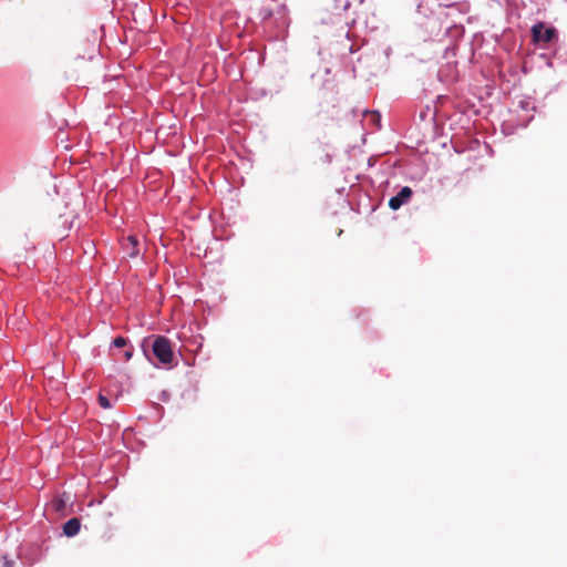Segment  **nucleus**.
Here are the masks:
<instances>
[{
    "instance_id": "obj_7",
    "label": "nucleus",
    "mask_w": 567,
    "mask_h": 567,
    "mask_svg": "<svg viewBox=\"0 0 567 567\" xmlns=\"http://www.w3.org/2000/svg\"><path fill=\"white\" fill-rule=\"evenodd\" d=\"M112 346L115 347V348H126V347H128L131 344L128 342V339L120 336V337H116V338L113 339Z\"/></svg>"
},
{
    "instance_id": "obj_11",
    "label": "nucleus",
    "mask_w": 567,
    "mask_h": 567,
    "mask_svg": "<svg viewBox=\"0 0 567 567\" xmlns=\"http://www.w3.org/2000/svg\"><path fill=\"white\" fill-rule=\"evenodd\" d=\"M373 117H377L378 121H380V115L377 112L371 113Z\"/></svg>"
},
{
    "instance_id": "obj_5",
    "label": "nucleus",
    "mask_w": 567,
    "mask_h": 567,
    "mask_svg": "<svg viewBox=\"0 0 567 567\" xmlns=\"http://www.w3.org/2000/svg\"><path fill=\"white\" fill-rule=\"evenodd\" d=\"M122 248L131 258L140 255V241L135 235H130L122 241Z\"/></svg>"
},
{
    "instance_id": "obj_1",
    "label": "nucleus",
    "mask_w": 567,
    "mask_h": 567,
    "mask_svg": "<svg viewBox=\"0 0 567 567\" xmlns=\"http://www.w3.org/2000/svg\"><path fill=\"white\" fill-rule=\"evenodd\" d=\"M152 351L157 363L156 368L173 369L176 365L175 354L173 351L172 342L164 336H156L152 344Z\"/></svg>"
},
{
    "instance_id": "obj_10",
    "label": "nucleus",
    "mask_w": 567,
    "mask_h": 567,
    "mask_svg": "<svg viewBox=\"0 0 567 567\" xmlns=\"http://www.w3.org/2000/svg\"><path fill=\"white\" fill-rule=\"evenodd\" d=\"M528 104L529 103L527 101H520V106L524 107V109L527 107Z\"/></svg>"
},
{
    "instance_id": "obj_8",
    "label": "nucleus",
    "mask_w": 567,
    "mask_h": 567,
    "mask_svg": "<svg viewBox=\"0 0 567 567\" xmlns=\"http://www.w3.org/2000/svg\"><path fill=\"white\" fill-rule=\"evenodd\" d=\"M133 353H134V347L133 346L126 347L122 353L121 360L123 362H128L132 359Z\"/></svg>"
},
{
    "instance_id": "obj_12",
    "label": "nucleus",
    "mask_w": 567,
    "mask_h": 567,
    "mask_svg": "<svg viewBox=\"0 0 567 567\" xmlns=\"http://www.w3.org/2000/svg\"><path fill=\"white\" fill-rule=\"evenodd\" d=\"M343 7L347 9L349 7V2L347 1Z\"/></svg>"
},
{
    "instance_id": "obj_9",
    "label": "nucleus",
    "mask_w": 567,
    "mask_h": 567,
    "mask_svg": "<svg viewBox=\"0 0 567 567\" xmlns=\"http://www.w3.org/2000/svg\"><path fill=\"white\" fill-rule=\"evenodd\" d=\"M99 404L103 409H110L112 406L110 400L106 396L102 395V394L99 395Z\"/></svg>"
},
{
    "instance_id": "obj_6",
    "label": "nucleus",
    "mask_w": 567,
    "mask_h": 567,
    "mask_svg": "<svg viewBox=\"0 0 567 567\" xmlns=\"http://www.w3.org/2000/svg\"><path fill=\"white\" fill-rule=\"evenodd\" d=\"M81 529L80 519L76 517L70 518L63 525V533L68 537H73L79 534Z\"/></svg>"
},
{
    "instance_id": "obj_3",
    "label": "nucleus",
    "mask_w": 567,
    "mask_h": 567,
    "mask_svg": "<svg viewBox=\"0 0 567 567\" xmlns=\"http://www.w3.org/2000/svg\"><path fill=\"white\" fill-rule=\"evenodd\" d=\"M532 37L535 43H549L556 37V29L546 28L543 22H538L532 27Z\"/></svg>"
},
{
    "instance_id": "obj_4",
    "label": "nucleus",
    "mask_w": 567,
    "mask_h": 567,
    "mask_svg": "<svg viewBox=\"0 0 567 567\" xmlns=\"http://www.w3.org/2000/svg\"><path fill=\"white\" fill-rule=\"evenodd\" d=\"M412 195L413 192L409 186L402 187L395 196L390 198L389 207L392 210H398L411 199Z\"/></svg>"
},
{
    "instance_id": "obj_2",
    "label": "nucleus",
    "mask_w": 567,
    "mask_h": 567,
    "mask_svg": "<svg viewBox=\"0 0 567 567\" xmlns=\"http://www.w3.org/2000/svg\"><path fill=\"white\" fill-rule=\"evenodd\" d=\"M434 3H436L437 7L455 9L462 14L470 11V3L467 1L450 2V0H419L417 12L425 17L432 14L434 12Z\"/></svg>"
}]
</instances>
